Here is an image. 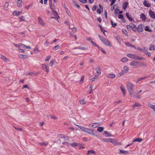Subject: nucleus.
Returning a JSON list of instances; mask_svg holds the SVG:
<instances>
[{
    "label": "nucleus",
    "mask_w": 155,
    "mask_h": 155,
    "mask_svg": "<svg viewBox=\"0 0 155 155\" xmlns=\"http://www.w3.org/2000/svg\"><path fill=\"white\" fill-rule=\"evenodd\" d=\"M120 153H123V154H126L127 153H129V152L128 151H125V150H120Z\"/></svg>",
    "instance_id": "31"
},
{
    "label": "nucleus",
    "mask_w": 155,
    "mask_h": 155,
    "mask_svg": "<svg viewBox=\"0 0 155 155\" xmlns=\"http://www.w3.org/2000/svg\"><path fill=\"white\" fill-rule=\"evenodd\" d=\"M41 66L43 69H45V71L47 73H48L49 72V67L48 66H47L43 64H41Z\"/></svg>",
    "instance_id": "10"
},
{
    "label": "nucleus",
    "mask_w": 155,
    "mask_h": 155,
    "mask_svg": "<svg viewBox=\"0 0 155 155\" xmlns=\"http://www.w3.org/2000/svg\"><path fill=\"white\" fill-rule=\"evenodd\" d=\"M130 64L131 66H134L136 67H138L141 66L139 62L134 61L130 62Z\"/></svg>",
    "instance_id": "4"
},
{
    "label": "nucleus",
    "mask_w": 155,
    "mask_h": 155,
    "mask_svg": "<svg viewBox=\"0 0 155 155\" xmlns=\"http://www.w3.org/2000/svg\"><path fill=\"white\" fill-rule=\"evenodd\" d=\"M59 48V45H57L54 46L53 48V49L54 50L56 51Z\"/></svg>",
    "instance_id": "42"
},
{
    "label": "nucleus",
    "mask_w": 155,
    "mask_h": 155,
    "mask_svg": "<svg viewBox=\"0 0 155 155\" xmlns=\"http://www.w3.org/2000/svg\"><path fill=\"white\" fill-rule=\"evenodd\" d=\"M141 105L139 103H136L134 104L133 105L132 108H135L136 107L140 106Z\"/></svg>",
    "instance_id": "35"
},
{
    "label": "nucleus",
    "mask_w": 155,
    "mask_h": 155,
    "mask_svg": "<svg viewBox=\"0 0 155 155\" xmlns=\"http://www.w3.org/2000/svg\"><path fill=\"white\" fill-rule=\"evenodd\" d=\"M127 72L125 71L124 70H123L121 71V72L118 74V76H121L124 75L125 73H127Z\"/></svg>",
    "instance_id": "24"
},
{
    "label": "nucleus",
    "mask_w": 155,
    "mask_h": 155,
    "mask_svg": "<svg viewBox=\"0 0 155 155\" xmlns=\"http://www.w3.org/2000/svg\"><path fill=\"white\" fill-rule=\"evenodd\" d=\"M79 1L82 3L85 4L87 2V0H79Z\"/></svg>",
    "instance_id": "60"
},
{
    "label": "nucleus",
    "mask_w": 155,
    "mask_h": 155,
    "mask_svg": "<svg viewBox=\"0 0 155 155\" xmlns=\"http://www.w3.org/2000/svg\"><path fill=\"white\" fill-rule=\"evenodd\" d=\"M132 26L131 27V29L134 32H136L137 31V28L136 26L134 25L133 23L131 24Z\"/></svg>",
    "instance_id": "22"
},
{
    "label": "nucleus",
    "mask_w": 155,
    "mask_h": 155,
    "mask_svg": "<svg viewBox=\"0 0 155 155\" xmlns=\"http://www.w3.org/2000/svg\"><path fill=\"white\" fill-rule=\"evenodd\" d=\"M19 58L21 59H25L28 58L27 55L20 54L18 55Z\"/></svg>",
    "instance_id": "16"
},
{
    "label": "nucleus",
    "mask_w": 155,
    "mask_h": 155,
    "mask_svg": "<svg viewBox=\"0 0 155 155\" xmlns=\"http://www.w3.org/2000/svg\"><path fill=\"white\" fill-rule=\"evenodd\" d=\"M105 134L106 135L107 137H113V136L111 134L108 132L104 131Z\"/></svg>",
    "instance_id": "33"
},
{
    "label": "nucleus",
    "mask_w": 155,
    "mask_h": 155,
    "mask_svg": "<svg viewBox=\"0 0 155 155\" xmlns=\"http://www.w3.org/2000/svg\"><path fill=\"white\" fill-rule=\"evenodd\" d=\"M39 143L41 146H46L48 144V143H44V142Z\"/></svg>",
    "instance_id": "45"
},
{
    "label": "nucleus",
    "mask_w": 155,
    "mask_h": 155,
    "mask_svg": "<svg viewBox=\"0 0 155 155\" xmlns=\"http://www.w3.org/2000/svg\"><path fill=\"white\" fill-rule=\"evenodd\" d=\"M70 35L71 36L74 37L75 38L76 40H77V37L76 35H74V34L71 33H70Z\"/></svg>",
    "instance_id": "63"
},
{
    "label": "nucleus",
    "mask_w": 155,
    "mask_h": 155,
    "mask_svg": "<svg viewBox=\"0 0 155 155\" xmlns=\"http://www.w3.org/2000/svg\"><path fill=\"white\" fill-rule=\"evenodd\" d=\"M95 153V151L93 150H89L87 151V155H90V154H93Z\"/></svg>",
    "instance_id": "32"
},
{
    "label": "nucleus",
    "mask_w": 155,
    "mask_h": 155,
    "mask_svg": "<svg viewBox=\"0 0 155 155\" xmlns=\"http://www.w3.org/2000/svg\"><path fill=\"white\" fill-rule=\"evenodd\" d=\"M98 48H99V49L101 51H102V52H103L105 54H106V52L103 50V49L100 47L99 46H98Z\"/></svg>",
    "instance_id": "52"
},
{
    "label": "nucleus",
    "mask_w": 155,
    "mask_h": 155,
    "mask_svg": "<svg viewBox=\"0 0 155 155\" xmlns=\"http://www.w3.org/2000/svg\"><path fill=\"white\" fill-rule=\"evenodd\" d=\"M110 22L113 28H115L117 25V24L116 23H114L112 20H111L110 21Z\"/></svg>",
    "instance_id": "37"
},
{
    "label": "nucleus",
    "mask_w": 155,
    "mask_h": 155,
    "mask_svg": "<svg viewBox=\"0 0 155 155\" xmlns=\"http://www.w3.org/2000/svg\"><path fill=\"white\" fill-rule=\"evenodd\" d=\"M132 23H130V24L129 25H127V28L129 30H130L131 29V27L132 26V25L131 24H132Z\"/></svg>",
    "instance_id": "50"
},
{
    "label": "nucleus",
    "mask_w": 155,
    "mask_h": 155,
    "mask_svg": "<svg viewBox=\"0 0 155 155\" xmlns=\"http://www.w3.org/2000/svg\"><path fill=\"white\" fill-rule=\"evenodd\" d=\"M140 18L142 19V21H145L146 19V17L144 14H142L140 15Z\"/></svg>",
    "instance_id": "21"
},
{
    "label": "nucleus",
    "mask_w": 155,
    "mask_h": 155,
    "mask_svg": "<svg viewBox=\"0 0 155 155\" xmlns=\"http://www.w3.org/2000/svg\"><path fill=\"white\" fill-rule=\"evenodd\" d=\"M128 4V3L127 2H125L122 5V7L123 9L125 10L126 8H127Z\"/></svg>",
    "instance_id": "25"
},
{
    "label": "nucleus",
    "mask_w": 155,
    "mask_h": 155,
    "mask_svg": "<svg viewBox=\"0 0 155 155\" xmlns=\"http://www.w3.org/2000/svg\"><path fill=\"white\" fill-rule=\"evenodd\" d=\"M124 70L126 72H128L129 70V68L127 66H125L124 67Z\"/></svg>",
    "instance_id": "43"
},
{
    "label": "nucleus",
    "mask_w": 155,
    "mask_h": 155,
    "mask_svg": "<svg viewBox=\"0 0 155 155\" xmlns=\"http://www.w3.org/2000/svg\"><path fill=\"white\" fill-rule=\"evenodd\" d=\"M74 49H80L82 50H85L86 48L84 47H78L74 48Z\"/></svg>",
    "instance_id": "36"
},
{
    "label": "nucleus",
    "mask_w": 155,
    "mask_h": 155,
    "mask_svg": "<svg viewBox=\"0 0 155 155\" xmlns=\"http://www.w3.org/2000/svg\"><path fill=\"white\" fill-rule=\"evenodd\" d=\"M126 15L129 21H132L133 20V19L130 16L129 13H126Z\"/></svg>",
    "instance_id": "26"
},
{
    "label": "nucleus",
    "mask_w": 155,
    "mask_h": 155,
    "mask_svg": "<svg viewBox=\"0 0 155 155\" xmlns=\"http://www.w3.org/2000/svg\"><path fill=\"white\" fill-rule=\"evenodd\" d=\"M103 10H101V9H100L99 8L97 9V12L99 14H101L102 11Z\"/></svg>",
    "instance_id": "64"
},
{
    "label": "nucleus",
    "mask_w": 155,
    "mask_h": 155,
    "mask_svg": "<svg viewBox=\"0 0 155 155\" xmlns=\"http://www.w3.org/2000/svg\"><path fill=\"white\" fill-rule=\"evenodd\" d=\"M128 60V59L126 57L123 58L121 59V61L122 62H125Z\"/></svg>",
    "instance_id": "34"
},
{
    "label": "nucleus",
    "mask_w": 155,
    "mask_h": 155,
    "mask_svg": "<svg viewBox=\"0 0 155 155\" xmlns=\"http://www.w3.org/2000/svg\"><path fill=\"white\" fill-rule=\"evenodd\" d=\"M99 126H100V124L99 123H94L92 124L91 127L94 128L96 127Z\"/></svg>",
    "instance_id": "17"
},
{
    "label": "nucleus",
    "mask_w": 155,
    "mask_h": 155,
    "mask_svg": "<svg viewBox=\"0 0 155 155\" xmlns=\"http://www.w3.org/2000/svg\"><path fill=\"white\" fill-rule=\"evenodd\" d=\"M34 74V73L33 72H28L27 73H25V74L26 75H32Z\"/></svg>",
    "instance_id": "53"
},
{
    "label": "nucleus",
    "mask_w": 155,
    "mask_h": 155,
    "mask_svg": "<svg viewBox=\"0 0 155 155\" xmlns=\"http://www.w3.org/2000/svg\"><path fill=\"white\" fill-rule=\"evenodd\" d=\"M8 2H5L4 5V8L5 9H7L8 8ZM6 10H7V9H6Z\"/></svg>",
    "instance_id": "56"
},
{
    "label": "nucleus",
    "mask_w": 155,
    "mask_h": 155,
    "mask_svg": "<svg viewBox=\"0 0 155 155\" xmlns=\"http://www.w3.org/2000/svg\"><path fill=\"white\" fill-rule=\"evenodd\" d=\"M142 92V90H140L139 91H138L135 93L134 92L133 94H132L134 96H136V95H138Z\"/></svg>",
    "instance_id": "39"
},
{
    "label": "nucleus",
    "mask_w": 155,
    "mask_h": 155,
    "mask_svg": "<svg viewBox=\"0 0 155 155\" xmlns=\"http://www.w3.org/2000/svg\"><path fill=\"white\" fill-rule=\"evenodd\" d=\"M143 140L141 139L140 138H137L135 139H134L133 140V142H135L136 141L138 142H140L142 141Z\"/></svg>",
    "instance_id": "29"
},
{
    "label": "nucleus",
    "mask_w": 155,
    "mask_h": 155,
    "mask_svg": "<svg viewBox=\"0 0 155 155\" xmlns=\"http://www.w3.org/2000/svg\"><path fill=\"white\" fill-rule=\"evenodd\" d=\"M13 45L16 47L18 48H20V43L18 44L14 43Z\"/></svg>",
    "instance_id": "57"
},
{
    "label": "nucleus",
    "mask_w": 155,
    "mask_h": 155,
    "mask_svg": "<svg viewBox=\"0 0 155 155\" xmlns=\"http://www.w3.org/2000/svg\"><path fill=\"white\" fill-rule=\"evenodd\" d=\"M20 48H21L24 49H26V46L25 45L22 43H20Z\"/></svg>",
    "instance_id": "46"
},
{
    "label": "nucleus",
    "mask_w": 155,
    "mask_h": 155,
    "mask_svg": "<svg viewBox=\"0 0 155 155\" xmlns=\"http://www.w3.org/2000/svg\"><path fill=\"white\" fill-rule=\"evenodd\" d=\"M84 76H83L81 77V80L79 81V84H82L83 83V81H84Z\"/></svg>",
    "instance_id": "44"
},
{
    "label": "nucleus",
    "mask_w": 155,
    "mask_h": 155,
    "mask_svg": "<svg viewBox=\"0 0 155 155\" xmlns=\"http://www.w3.org/2000/svg\"><path fill=\"white\" fill-rule=\"evenodd\" d=\"M143 25L142 24L139 25L137 28V31L139 32H141L143 30Z\"/></svg>",
    "instance_id": "8"
},
{
    "label": "nucleus",
    "mask_w": 155,
    "mask_h": 155,
    "mask_svg": "<svg viewBox=\"0 0 155 155\" xmlns=\"http://www.w3.org/2000/svg\"><path fill=\"white\" fill-rule=\"evenodd\" d=\"M120 89L124 94V96H125V95L126 94V90L124 87L123 85H121L120 87Z\"/></svg>",
    "instance_id": "12"
},
{
    "label": "nucleus",
    "mask_w": 155,
    "mask_h": 155,
    "mask_svg": "<svg viewBox=\"0 0 155 155\" xmlns=\"http://www.w3.org/2000/svg\"><path fill=\"white\" fill-rule=\"evenodd\" d=\"M91 42L92 44L93 45L95 46L96 47H98L99 46L97 45V44H96L95 42H93V41H91Z\"/></svg>",
    "instance_id": "62"
},
{
    "label": "nucleus",
    "mask_w": 155,
    "mask_h": 155,
    "mask_svg": "<svg viewBox=\"0 0 155 155\" xmlns=\"http://www.w3.org/2000/svg\"><path fill=\"white\" fill-rule=\"evenodd\" d=\"M78 144L76 143H74L71 144V146L73 147H75V146H78Z\"/></svg>",
    "instance_id": "51"
},
{
    "label": "nucleus",
    "mask_w": 155,
    "mask_h": 155,
    "mask_svg": "<svg viewBox=\"0 0 155 155\" xmlns=\"http://www.w3.org/2000/svg\"><path fill=\"white\" fill-rule=\"evenodd\" d=\"M148 105L152 109H153L154 112L155 113V105H153L149 103L148 104Z\"/></svg>",
    "instance_id": "19"
},
{
    "label": "nucleus",
    "mask_w": 155,
    "mask_h": 155,
    "mask_svg": "<svg viewBox=\"0 0 155 155\" xmlns=\"http://www.w3.org/2000/svg\"><path fill=\"white\" fill-rule=\"evenodd\" d=\"M50 7L53 12H54V14L56 15L57 18H59L58 14L57 13L56 11H54L55 7L54 5H52V4H50Z\"/></svg>",
    "instance_id": "6"
},
{
    "label": "nucleus",
    "mask_w": 155,
    "mask_h": 155,
    "mask_svg": "<svg viewBox=\"0 0 155 155\" xmlns=\"http://www.w3.org/2000/svg\"><path fill=\"white\" fill-rule=\"evenodd\" d=\"M134 85L131 83L128 82L127 85V88L129 94L132 95L134 93Z\"/></svg>",
    "instance_id": "2"
},
{
    "label": "nucleus",
    "mask_w": 155,
    "mask_h": 155,
    "mask_svg": "<svg viewBox=\"0 0 155 155\" xmlns=\"http://www.w3.org/2000/svg\"><path fill=\"white\" fill-rule=\"evenodd\" d=\"M51 58V56H50V55L46 57V58L45 59V61H49L50 60V59Z\"/></svg>",
    "instance_id": "58"
},
{
    "label": "nucleus",
    "mask_w": 155,
    "mask_h": 155,
    "mask_svg": "<svg viewBox=\"0 0 155 155\" xmlns=\"http://www.w3.org/2000/svg\"><path fill=\"white\" fill-rule=\"evenodd\" d=\"M38 21L39 24L42 26H44L45 25V23L44 22V20L40 17L38 18Z\"/></svg>",
    "instance_id": "7"
},
{
    "label": "nucleus",
    "mask_w": 155,
    "mask_h": 155,
    "mask_svg": "<svg viewBox=\"0 0 155 155\" xmlns=\"http://www.w3.org/2000/svg\"><path fill=\"white\" fill-rule=\"evenodd\" d=\"M82 131L87 133L90 134H91L93 135L94 136L95 134L93 133V130L91 129L88 128L86 127H83L82 129L81 130Z\"/></svg>",
    "instance_id": "3"
},
{
    "label": "nucleus",
    "mask_w": 155,
    "mask_h": 155,
    "mask_svg": "<svg viewBox=\"0 0 155 155\" xmlns=\"http://www.w3.org/2000/svg\"><path fill=\"white\" fill-rule=\"evenodd\" d=\"M69 28H70L72 29V31L73 33H74L76 32L77 29L75 27L71 28L69 26Z\"/></svg>",
    "instance_id": "41"
},
{
    "label": "nucleus",
    "mask_w": 155,
    "mask_h": 155,
    "mask_svg": "<svg viewBox=\"0 0 155 155\" xmlns=\"http://www.w3.org/2000/svg\"><path fill=\"white\" fill-rule=\"evenodd\" d=\"M149 77V76H145L144 77H141L140 78H138L137 80L136 81V83H138V82H139L140 81L143 80L144 79H145V78H147V77Z\"/></svg>",
    "instance_id": "23"
},
{
    "label": "nucleus",
    "mask_w": 155,
    "mask_h": 155,
    "mask_svg": "<svg viewBox=\"0 0 155 155\" xmlns=\"http://www.w3.org/2000/svg\"><path fill=\"white\" fill-rule=\"evenodd\" d=\"M95 71H96V72L98 74V75H99L101 74V69L100 67H97L95 68Z\"/></svg>",
    "instance_id": "13"
},
{
    "label": "nucleus",
    "mask_w": 155,
    "mask_h": 155,
    "mask_svg": "<svg viewBox=\"0 0 155 155\" xmlns=\"http://www.w3.org/2000/svg\"><path fill=\"white\" fill-rule=\"evenodd\" d=\"M107 76L108 78H115V75L114 74H108Z\"/></svg>",
    "instance_id": "28"
},
{
    "label": "nucleus",
    "mask_w": 155,
    "mask_h": 155,
    "mask_svg": "<svg viewBox=\"0 0 155 155\" xmlns=\"http://www.w3.org/2000/svg\"><path fill=\"white\" fill-rule=\"evenodd\" d=\"M143 4L146 7H149L150 6V4L147 1L144 0Z\"/></svg>",
    "instance_id": "11"
},
{
    "label": "nucleus",
    "mask_w": 155,
    "mask_h": 155,
    "mask_svg": "<svg viewBox=\"0 0 155 155\" xmlns=\"http://www.w3.org/2000/svg\"><path fill=\"white\" fill-rule=\"evenodd\" d=\"M1 58L3 59L5 62H7L8 61V59L2 55H1Z\"/></svg>",
    "instance_id": "18"
},
{
    "label": "nucleus",
    "mask_w": 155,
    "mask_h": 155,
    "mask_svg": "<svg viewBox=\"0 0 155 155\" xmlns=\"http://www.w3.org/2000/svg\"><path fill=\"white\" fill-rule=\"evenodd\" d=\"M127 57L129 58L134 59H142V58H139V57L134 54H127Z\"/></svg>",
    "instance_id": "5"
},
{
    "label": "nucleus",
    "mask_w": 155,
    "mask_h": 155,
    "mask_svg": "<svg viewBox=\"0 0 155 155\" xmlns=\"http://www.w3.org/2000/svg\"><path fill=\"white\" fill-rule=\"evenodd\" d=\"M22 13L21 12H17L16 11H15L13 12V14L15 16H18L20 14Z\"/></svg>",
    "instance_id": "14"
},
{
    "label": "nucleus",
    "mask_w": 155,
    "mask_h": 155,
    "mask_svg": "<svg viewBox=\"0 0 155 155\" xmlns=\"http://www.w3.org/2000/svg\"><path fill=\"white\" fill-rule=\"evenodd\" d=\"M50 117H51V119L54 120H56L57 119V118L56 117L54 116H53L52 115H50Z\"/></svg>",
    "instance_id": "59"
},
{
    "label": "nucleus",
    "mask_w": 155,
    "mask_h": 155,
    "mask_svg": "<svg viewBox=\"0 0 155 155\" xmlns=\"http://www.w3.org/2000/svg\"><path fill=\"white\" fill-rule=\"evenodd\" d=\"M115 141L114 139L112 138H109L108 139V142H110L111 143H113Z\"/></svg>",
    "instance_id": "54"
},
{
    "label": "nucleus",
    "mask_w": 155,
    "mask_h": 155,
    "mask_svg": "<svg viewBox=\"0 0 155 155\" xmlns=\"http://www.w3.org/2000/svg\"><path fill=\"white\" fill-rule=\"evenodd\" d=\"M99 37L101 41L105 45L108 46H112L111 42L108 39H106L101 35H99Z\"/></svg>",
    "instance_id": "1"
},
{
    "label": "nucleus",
    "mask_w": 155,
    "mask_h": 155,
    "mask_svg": "<svg viewBox=\"0 0 155 155\" xmlns=\"http://www.w3.org/2000/svg\"><path fill=\"white\" fill-rule=\"evenodd\" d=\"M122 31L123 32V33L126 35H127V33L126 31V30L125 29H122Z\"/></svg>",
    "instance_id": "61"
},
{
    "label": "nucleus",
    "mask_w": 155,
    "mask_h": 155,
    "mask_svg": "<svg viewBox=\"0 0 155 155\" xmlns=\"http://www.w3.org/2000/svg\"><path fill=\"white\" fill-rule=\"evenodd\" d=\"M79 102L81 104L84 105L86 104V101L85 100L84 98L80 99L79 100Z\"/></svg>",
    "instance_id": "20"
},
{
    "label": "nucleus",
    "mask_w": 155,
    "mask_h": 155,
    "mask_svg": "<svg viewBox=\"0 0 155 155\" xmlns=\"http://www.w3.org/2000/svg\"><path fill=\"white\" fill-rule=\"evenodd\" d=\"M22 0H17V6L19 7L22 6Z\"/></svg>",
    "instance_id": "15"
},
{
    "label": "nucleus",
    "mask_w": 155,
    "mask_h": 155,
    "mask_svg": "<svg viewBox=\"0 0 155 155\" xmlns=\"http://www.w3.org/2000/svg\"><path fill=\"white\" fill-rule=\"evenodd\" d=\"M19 22H21L22 21H24L25 20V18L24 16H21L19 18Z\"/></svg>",
    "instance_id": "30"
},
{
    "label": "nucleus",
    "mask_w": 155,
    "mask_h": 155,
    "mask_svg": "<svg viewBox=\"0 0 155 155\" xmlns=\"http://www.w3.org/2000/svg\"><path fill=\"white\" fill-rule=\"evenodd\" d=\"M149 14L150 17L153 19H155V12L151 10H150L149 11Z\"/></svg>",
    "instance_id": "9"
},
{
    "label": "nucleus",
    "mask_w": 155,
    "mask_h": 155,
    "mask_svg": "<svg viewBox=\"0 0 155 155\" xmlns=\"http://www.w3.org/2000/svg\"><path fill=\"white\" fill-rule=\"evenodd\" d=\"M104 129V128L102 127H98L97 129V131L100 132H102Z\"/></svg>",
    "instance_id": "38"
},
{
    "label": "nucleus",
    "mask_w": 155,
    "mask_h": 155,
    "mask_svg": "<svg viewBox=\"0 0 155 155\" xmlns=\"http://www.w3.org/2000/svg\"><path fill=\"white\" fill-rule=\"evenodd\" d=\"M155 49V47L154 45H150V50L152 51Z\"/></svg>",
    "instance_id": "47"
},
{
    "label": "nucleus",
    "mask_w": 155,
    "mask_h": 155,
    "mask_svg": "<svg viewBox=\"0 0 155 155\" xmlns=\"http://www.w3.org/2000/svg\"><path fill=\"white\" fill-rule=\"evenodd\" d=\"M34 51L35 53H38V52L39 51V50L38 49V48L37 46H36L35 47V48L34 49Z\"/></svg>",
    "instance_id": "48"
},
{
    "label": "nucleus",
    "mask_w": 155,
    "mask_h": 155,
    "mask_svg": "<svg viewBox=\"0 0 155 155\" xmlns=\"http://www.w3.org/2000/svg\"><path fill=\"white\" fill-rule=\"evenodd\" d=\"M100 140L103 142H108V139L105 138H101Z\"/></svg>",
    "instance_id": "40"
},
{
    "label": "nucleus",
    "mask_w": 155,
    "mask_h": 155,
    "mask_svg": "<svg viewBox=\"0 0 155 155\" xmlns=\"http://www.w3.org/2000/svg\"><path fill=\"white\" fill-rule=\"evenodd\" d=\"M66 11V12L69 15V14H70V12L69 10L68 9L66 6L65 7H64Z\"/></svg>",
    "instance_id": "49"
},
{
    "label": "nucleus",
    "mask_w": 155,
    "mask_h": 155,
    "mask_svg": "<svg viewBox=\"0 0 155 155\" xmlns=\"http://www.w3.org/2000/svg\"><path fill=\"white\" fill-rule=\"evenodd\" d=\"M144 30L146 31H148L149 32H151L152 30L150 29V27L148 26H146L144 27Z\"/></svg>",
    "instance_id": "27"
},
{
    "label": "nucleus",
    "mask_w": 155,
    "mask_h": 155,
    "mask_svg": "<svg viewBox=\"0 0 155 155\" xmlns=\"http://www.w3.org/2000/svg\"><path fill=\"white\" fill-rule=\"evenodd\" d=\"M54 61L52 60L49 63V66L52 67L54 64Z\"/></svg>",
    "instance_id": "55"
}]
</instances>
